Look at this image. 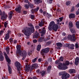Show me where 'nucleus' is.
I'll list each match as a JSON object with an SVG mask.
<instances>
[{
	"label": "nucleus",
	"instance_id": "obj_38",
	"mask_svg": "<svg viewBox=\"0 0 79 79\" xmlns=\"http://www.w3.org/2000/svg\"><path fill=\"white\" fill-rule=\"evenodd\" d=\"M29 6L30 8H34V5L32 4H30L29 5Z\"/></svg>",
	"mask_w": 79,
	"mask_h": 79
},
{
	"label": "nucleus",
	"instance_id": "obj_17",
	"mask_svg": "<svg viewBox=\"0 0 79 79\" xmlns=\"http://www.w3.org/2000/svg\"><path fill=\"white\" fill-rule=\"evenodd\" d=\"M9 15V19H11V18H12V16H13V12L12 11H10Z\"/></svg>",
	"mask_w": 79,
	"mask_h": 79
},
{
	"label": "nucleus",
	"instance_id": "obj_1",
	"mask_svg": "<svg viewBox=\"0 0 79 79\" xmlns=\"http://www.w3.org/2000/svg\"><path fill=\"white\" fill-rule=\"evenodd\" d=\"M29 26L30 27H25L22 31L24 33V35L26 36H29L31 35V33H34L35 32L34 27L32 24L30 23L29 24Z\"/></svg>",
	"mask_w": 79,
	"mask_h": 79
},
{
	"label": "nucleus",
	"instance_id": "obj_21",
	"mask_svg": "<svg viewBox=\"0 0 79 79\" xmlns=\"http://www.w3.org/2000/svg\"><path fill=\"white\" fill-rule=\"evenodd\" d=\"M8 71L10 74H11L12 73L11 68V66H10L9 65H8Z\"/></svg>",
	"mask_w": 79,
	"mask_h": 79
},
{
	"label": "nucleus",
	"instance_id": "obj_10",
	"mask_svg": "<svg viewBox=\"0 0 79 79\" xmlns=\"http://www.w3.org/2000/svg\"><path fill=\"white\" fill-rule=\"evenodd\" d=\"M69 38L72 42H75L76 41V36H75V35L74 34L69 35Z\"/></svg>",
	"mask_w": 79,
	"mask_h": 79
},
{
	"label": "nucleus",
	"instance_id": "obj_22",
	"mask_svg": "<svg viewBox=\"0 0 79 79\" xmlns=\"http://www.w3.org/2000/svg\"><path fill=\"white\" fill-rule=\"evenodd\" d=\"M69 29L71 28H72L73 27V22L71 21H70L69 24Z\"/></svg>",
	"mask_w": 79,
	"mask_h": 79
},
{
	"label": "nucleus",
	"instance_id": "obj_37",
	"mask_svg": "<svg viewBox=\"0 0 79 79\" xmlns=\"http://www.w3.org/2000/svg\"><path fill=\"white\" fill-rule=\"evenodd\" d=\"M60 60H57L55 61V64H59H59H61V63H60Z\"/></svg>",
	"mask_w": 79,
	"mask_h": 79
},
{
	"label": "nucleus",
	"instance_id": "obj_63",
	"mask_svg": "<svg viewBox=\"0 0 79 79\" xmlns=\"http://www.w3.org/2000/svg\"><path fill=\"white\" fill-rule=\"evenodd\" d=\"M38 62H41V61H42V59L41 58H40L39 59H38Z\"/></svg>",
	"mask_w": 79,
	"mask_h": 79
},
{
	"label": "nucleus",
	"instance_id": "obj_13",
	"mask_svg": "<svg viewBox=\"0 0 79 79\" xmlns=\"http://www.w3.org/2000/svg\"><path fill=\"white\" fill-rule=\"evenodd\" d=\"M69 18H70V19L74 18H75V14L73 13L70 14L69 15Z\"/></svg>",
	"mask_w": 79,
	"mask_h": 79
},
{
	"label": "nucleus",
	"instance_id": "obj_30",
	"mask_svg": "<svg viewBox=\"0 0 79 79\" xmlns=\"http://www.w3.org/2000/svg\"><path fill=\"white\" fill-rule=\"evenodd\" d=\"M30 18L31 19H34L35 18V15L32 14H31L30 15Z\"/></svg>",
	"mask_w": 79,
	"mask_h": 79
},
{
	"label": "nucleus",
	"instance_id": "obj_42",
	"mask_svg": "<svg viewBox=\"0 0 79 79\" xmlns=\"http://www.w3.org/2000/svg\"><path fill=\"white\" fill-rule=\"evenodd\" d=\"M43 24H44V23H43L42 22H40V23L39 24H38V26H40V27H42V26H43Z\"/></svg>",
	"mask_w": 79,
	"mask_h": 79
},
{
	"label": "nucleus",
	"instance_id": "obj_59",
	"mask_svg": "<svg viewBox=\"0 0 79 79\" xmlns=\"http://www.w3.org/2000/svg\"><path fill=\"white\" fill-rule=\"evenodd\" d=\"M33 43H36L37 42V40H33Z\"/></svg>",
	"mask_w": 79,
	"mask_h": 79
},
{
	"label": "nucleus",
	"instance_id": "obj_52",
	"mask_svg": "<svg viewBox=\"0 0 79 79\" xmlns=\"http://www.w3.org/2000/svg\"><path fill=\"white\" fill-rule=\"evenodd\" d=\"M17 42H18V41L16 40H14L13 41V44H16Z\"/></svg>",
	"mask_w": 79,
	"mask_h": 79
},
{
	"label": "nucleus",
	"instance_id": "obj_54",
	"mask_svg": "<svg viewBox=\"0 0 79 79\" xmlns=\"http://www.w3.org/2000/svg\"><path fill=\"white\" fill-rule=\"evenodd\" d=\"M63 19V17H60L59 18V19H60V22H61V21H62Z\"/></svg>",
	"mask_w": 79,
	"mask_h": 79
},
{
	"label": "nucleus",
	"instance_id": "obj_6",
	"mask_svg": "<svg viewBox=\"0 0 79 79\" xmlns=\"http://www.w3.org/2000/svg\"><path fill=\"white\" fill-rule=\"evenodd\" d=\"M45 28L44 27L43 28V29H39V32L40 34H41L40 35L41 37H43L44 35L46 33V30L45 29Z\"/></svg>",
	"mask_w": 79,
	"mask_h": 79
},
{
	"label": "nucleus",
	"instance_id": "obj_26",
	"mask_svg": "<svg viewBox=\"0 0 79 79\" xmlns=\"http://www.w3.org/2000/svg\"><path fill=\"white\" fill-rule=\"evenodd\" d=\"M40 48H41V45L40 44H38L37 48V51L39 52V51H40Z\"/></svg>",
	"mask_w": 79,
	"mask_h": 79
},
{
	"label": "nucleus",
	"instance_id": "obj_12",
	"mask_svg": "<svg viewBox=\"0 0 79 79\" xmlns=\"http://www.w3.org/2000/svg\"><path fill=\"white\" fill-rule=\"evenodd\" d=\"M22 8L21 6H19L18 7L15 9V10L16 11L18 12V13H21V10Z\"/></svg>",
	"mask_w": 79,
	"mask_h": 79
},
{
	"label": "nucleus",
	"instance_id": "obj_18",
	"mask_svg": "<svg viewBox=\"0 0 79 79\" xmlns=\"http://www.w3.org/2000/svg\"><path fill=\"white\" fill-rule=\"evenodd\" d=\"M39 37H40V34L39 33H37L33 36V38L34 39H37V38H39Z\"/></svg>",
	"mask_w": 79,
	"mask_h": 79
},
{
	"label": "nucleus",
	"instance_id": "obj_36",
	"mask_svg": "<svg viewBox=\"0 0 79 79\" xmlns=\"http://www.w3.org/2000/svg\"><path fill=\"white\" fill-rule=\"evenodd\" d=\"M65 75L66 77H67V79H68V78H69V77H70V75H69V74L65 73Z\"/></svg>",
	"mask_w": 79,
	"mask_h": 79
},
{
	"label": "nucleus",
	"instance_id": "obj_57",
	"mask_svg": "<svg viewBox=\"0 0 79 79\" xmlns=\"http://www.w3.org/2000/svg\"><path fill=\"white\" fill-rule=\"evenodd\" d=\"M47 15L48 16H49V17H52V15H50L48 13H47Z\"/></svg>",
	"mask_w": 79,
	"mask_h": 79
},
{
	"label": "nucleus",
	"instance_id": "obj_46",
	"mask_svg": "<svg viewBox=\"0 0 79 79\" xmlns=\"http://www.w3.org/2000/svg\"><path fill=\"white\" fill-rule=\"evenodd\" d=\"M41 22H42V23H43L44 24H45V19H43L41 20Z\"/></svg>",
	"mask_w": 79,
	"mask_h": 79
},
{
	"label": "nucleus",
	"instance_id": "obj_24",
	"mask_svg": "<svg viewBox=\"0 0 79 79\" xmlns=\"http://www.w3.org/2000/svg\"><path fill=\"white\" fill-rule=\"evenodd\" d=\"M69 29H70V31H71L72 33H73V34H74L76 33V31H75V30L74 29V28H71Z\"/></svg>",
	"mask_w": 79,
	"mask_h": 79
},
{
	"label": "nucleus",
	"instance_id": "obj_33",
	"mask_svg": "<svg viewBox=\"0 0 79 79\" xmlns=\"http://www.w3.org/2000/svg\"><path fill=\"white\" fill-rule=\"evenodd\" d=\"M8 24V22L7 21H6L5 22L4 24V26L5 28H6L7 27V25Z\"/></svg>",
	"mask_w": 79,
	"mask_h": 79
},
{
	"label": "nucleus",
	"instance_id": "obj_55",
	"mask_svg": "<svg viewBox=\"0 0 79 79\" xmlns=\"http://www.w3.org/2000/svg\"><path fill=\"white\" fill-rule=\"evenodd\" d=\"M49 1L48 2L50 4H51V3H52L53 2V0H49Z\"/></svg>",
	"mask_w": 79,
	"mask_h": 79
},
{
	"label": "nucleus",
	"instance_id": "obj_3",
	"mask_svg": "<svg viewBox=\"0 0 79 79\" xmlns=\"http://www.w3.org/2000/svg\"><path fill=\"white\" fill-rule=\"evenodd\" d=\"M38 64H33L31 67V66L29 65L26 64L25 65V70L27 72H29L30 71V72H31L33 70V69L35 67H37Z\"/></svg>",
	"mask_w": 79,
	"mask_h": 79
},
{
	"label": "nucleus",
	"instance_id": "obj_2",
	"mask_svg": "<svg viewBox=\"0 0 79 79\" xmlns=\"http://www.w3.org/2000/svg\"><path fill=\"white\" fill-rule=\"evenodd\" d=\"M69 64H70V62L68 60H66L65 62V63L63 64L60 63V64L58 65V68L60 70H66L68 69V67L67 66H68Z\"/></svg>",
	"mask_w": 79,
	"mask_h": 79
},
{
	"label": "nucleus",
	"instance_id": "obj_41",
	"mask_svg": "<svg viewBox=\"0 0 79 79\" xmlns=\"http://www.w3.org/2000/svg\"><path fill=\"white\" fill-rule=\"evenodd\" d=\"M4 33V31L3 30H1L0 31V36L2 35Z\"/></svg>",
	"mask_w": 79,
	"mask_h": 79
},
{
	"label": "nucleus",
	"instance_id": "obj_50",
	"mask_svg": "<svg viewBox=\"0 0 79 79\" xmlns=\"http://www.w3.org/2000/svg\"><path fill=\"white\" fill-rule=\"evenodd\" d=\"M69 46H70V44H66L65 45V47H69Z\"/></svg>",
	"mask_w": 79,
	"mask_h": 79
},
{
	"label": "nucleus",
	"instance_id": "obj_7",
	"mask_svg": "<svg viewBox=\"0 0 79 79\" xmlns=\"http://www.w3.org/2000/svg\"><path fill=\"white\" fill-rule=\"evenodd\" d=\"M21 46L20 45H18L16 46V48L17 49L16 53L19 54L20 55L21 54V53L23 52L21 50Z\"/></svg>",
	"mask_w": 79,
	"mask_h": 79
},
{
	"label": "nucleus",
	"instance_id": "obj_29",
	"mask_svg": "<svg viewBox=\"0 0 79 79\" xmlns=\"http://www.w3.org/2000/svg\"><path fill=\"white\" fill-rule=\"evenodd\" d=\"M43 40L44 39H43V38H42V37H41L38 39V42H43Z\"/></svg>",
	"mask_w": 79,
	"mask_h": 79
},
{
	"label": "nucleus",
	"instance_id": "obj_11",
	"mask_svg": "<svg viewBox=\"0 0 79 79\" xmlns=\"http://www.w3.org/2000/svg\"><path fill=\"white\" fill-rule=\"evenodd\" d=\"M19 55L23 56L22 60H24V59L26 58V51H23L22 53H21V55Z\"/></svg>",
	"mask_w": 79,
	"mask_h": 79
},
{
	"label": "nucleus",
	"instance_id": "obj_19",
	"mask_svg": "<svg viewBox=\"0 0 79 79\" xmlns=\"http://www.w3.org/2000/svg\"><path fill=\"white\" fill-rule=\"evenodd\" d=\"M57 46L58 47V48H60V47H62L63 44L61 43H58L56 44Z\"/></svg>",
	"mask_w": 79,
	"mask_h": 79
},
{
	"label": "nucleus",
	"instance_id": "obj_32",
	"mask_svg": "<svg viewBox=\"0 0 79 79\" xmlns=\"http://www.w3.org/2000/svg\"><path fill=\"white\" fill-rule=\"evenodd\" d=\"M4 60V57L3 56H0V61H3Z\"/></svg>",
	"mask_w": 79,
	"mask_h": 79
},
{
	"label": "nucleus",
	"instance_id": "obj_60",
	"mask_svg": "<svg viewBox=\"0 0 79 79\" xmlns=\"http://www.w3.org/2000/svg\"><path fill=\"white\" fill-rule=\"evenodd\" d=\"M40 69H38L36 71V73L37 74H39L40 73Z\"/></svg>",
	"mask_w": 79,
	"mask_h": 79
},
{
	"label": "nucleus",
	"instance_id": "obj_51",
	"mask_svg": "<svg viewBox=\"0 0 79 79\" xmlns=\"http://www.w3.org/2000/svg\"><path fill=\"white\" fill-rule=\"evenodd\" d=\"M75 47L76 48H79V45L78 44H75Z\"/></svg>",
	"mask_w": 79,
	"mask_h": 79
},
{
	"label": "nucleus",
	"instance_id": "obj_27",
	"mask_svg": "<svg viewBox=\"0 0 79 79\" xmlns=\"http://www.w3.org/2000/svg\"><path fill=\"white\" fill-rule=\"evenodd\" d=\"M40 74H41V76L42 77H44V76H45V71H40Z\"/></svg>",
	"mask_w": 79,
	"mask_h": 79
},
{
	"label": "nucleus",
	"instance_id": "obj_8",
	"mask_svg": "<svg viewBox=\"0 0 79 79\" xmlns=\"http://www.w3.org/2000/svg\"><path fill=\"white\" fill-rule=\"evenodd\" d=\"M4 56H5V58L7 62L9 64H11V60L9 58H8V56L6 54V53L5 52H3Z\"/></svg>",
	"mask_w": 79,
	"mask_h": 79
},
{
	"label": "nucleus",
	"instance_id": "obj_48",
	"mask_svg": "<svg viewBox=\"0 0 79 79\" xmlns=\"http://www.w3.org/2000/svg\"><path fill=\"white\" fill-rule=\"evenodd\" d=\"M39 10V7H38L34 9V10L35 11V12H36L38 11Z\"/></svg>",
	"mask_w": 79,
	"mask_h": 79
},
{
	"label": "nucleus",
	"instance_id": "obj_28",
	"mask_svg": "<svg viewBox=\"0 0 79 79\" xmlns=\"http://www.w3.org/2000/svg\"><path fill=\"white\" fill-rule=\"evenodd\" d=\"M48 63H52V58H49L48 59Z\"/></svg>",
	"mask_w": 79,
	"mask_h": 79
},
{
	"label": "nucleus",
	"instance_id": "obj_31",
	"mask_svg": "<svg viewBox=\"0 0 79 79\" xmlns=\"http://www.w3.org/2000/svg\"><path fill=\"white\" fill-rule=\"evenodd\" d=\"M62 79H67V77H66V75L65 73H64L62 75Z\"/></svg>",
	"mask_w": 79,
	"mask_h": 79
},
{
	"label": "nucleus",
	"instance_id": "obj_25",
	"mask_svg": "<svg viewBox=\"0 0 79 79\" xmlns=\"http://www.w3.org/2000/svg\"><path fill=\"white\" fill-rule=\"evenodd\" d=\"M52 69V65H49L48 67L47 71L48 73H50V70Z\"/></svg>",
	"mask_w": 79,
	"mask_h": 79
},
{
	"label": "nucleus",
	"instance_id": "obj_5",
	"mask_svg": "<svg viewBox=\"0 0 79 79\" xmlns=\"http://www.w3.org/2000/svg\"><path fill=\"white\" fill-rule=\"evenodd\" d=\"M50 50V48H45L42 49L40 52L41 55H44V53H47L49 52Z\"/></svg>",
	"mask_w": 79,
	"mask_h": 79
},
{
	"label": "nucleus",
	"instance_id": "obj_16",
	"mask_svg": "<svg viewBox=\"0 0 79 79\" xmlns=\"http://www.w3.org/2000/svg\"><path fill=\"white\" fill-rule=\"evenodd\" d=\"M7 17H8V15H4L1 16V19L3 20H5L6 19Z\"/></svg>",
	"mask_w": 79,
	"mask_h": 79
},
{
	"label": "nucleus",
	"instance_id": "obj_15",
	"mask_svg": "<svg viewBox=\"0 0 79 79\" xmlns=\"http://www.w3.org/2000/svg\"><path fill=\"white\" fill-rule=\"evenodd\" d=\"M35 3L36 5H38L40 3H42V0H35Z\"/></svg>",
	"mask_w": 79,
	"mask_h": 79
},
{
	"label": "nucleus",
	"instance_id": "obj_14",
	"mask_svg": "<svg viewBox=\"0 0 79 79\" xmlns=\"http://www.w3.org/2000/svg\"><path fill=\"white\" fill-rule=\"evenodd\" d=\"M69 72L70 74H73V73H76L75 69H70L69 70Z\"/></svg>",
	"mask_w": 79,
	"mask_h": 79
},
{
	"label": "nucleus",
	"instance_id": "obj_49",
	"mask_svg": "<svg viewBox=\"0 0 79 79\" xmlns=\"http://www.w3.org/2000/svg\"><path fill=\"white\" fill-rule=\"evenodd\" d=\"M24 7L27 8V9H28L29 8V5L27 4H26L25 6Z\"/></svg>",
	"mask_w": 79,
	"mask_h": 79
},
{
	"label": "nucleus",
	"instance_id": "obj_43",
	"mask_svg": "<svg viewBox=\"0 0 79 79\" xmlns=\"http://www.w3.org/2000/svg\"><path fill=\"white\" fill-rule=\"evenodd\" d=\"M64 73V72H60L59 73V76H63V74Z\"/></svg>",
	"mask_w": 79,
	"mask_h": 79
},
{
	"label": "nucleus",
	"instance_id": "obj_39",
	"mask_svg": "<svg viewBox=\"0 0 79 79\" xmlns=\"http://www.w3.org/2000/svg\"><path fill=\"white\" fill-rule=\"evenodd\" d=\"M75 45L73 44H72L70 45V48L72 49V50H74V47Z\"/></svg>",
	"mask_w": 79,
	"mask_h": 79
},
{
	"label": "nucleus",
	"instance_id": "obj_61",
	"mask_svg": "<svg viewBox=\"0 0 79 79\" xmlns=\"http://www.w3.org/2000/svg\"><path fill=\"white\" fill-rule=\"evenodd\" d=\"M66 33H65V32H63L62 33V35H63L64 36H65V35H66Z\"/></svg>",
	"mask_w": 79,
	"mask_h": 79
},
{
	"label": "nucleus",
	"instance_id": "obj_40",
	"mask_svg": "<svg viewBox=\"0 0 79 79\" xmlns=\"http://www.w3.org/2000/svg\"><path fill=\"white\" fill-rule=\"evenodd\" d=\"M37 59H38V57H36V58H34L32 60L33 63H35V61H36V60H37Z\"/></svg>",
	"mask_w": 79,
	"mask_h": 79
},
{
	"label": "nucleus",
	"instance_id": "obj_23",
	"mask_svg": "<svg viewBox=\"0 0 79 79\" xmlns=\"http://www.w3.org/2000/svg\"><path fill=\"white\" fill-rule=\"evenodd\" d=\"M9 38H10V35L7 33L6 34V36L4 38L5 40H8Z\"/></svg>",
	"mask_w": 79,
	"mask_h": 79
},
{
	"label": "nucleus",
	"instance_id": "obj_20",
	"mask_svg": "<svg viewBox=\"0 0 79 79\" xmlns=\"http://www.w3.org/2000/svg\"><path fill=\"white\" fill-rule=\"evenodd\" d=\"M75 64L76 66L78 65V63H79V58L78 57H77L75 60Z\"/></svg>",
	"mask_w": 79,
	"mask_h": 79
},
{
	"label": "nucleus",
	"instance_id": "obj_34",
	"mask_svg": "<svg viewBox=\"0 0 79 79\" xmlns=\"http://www.w3.org/2000/svg\"><path fill=\"white\" fill-rule=\"evenodd\" d=\"M71 4V1H68L66 2V5L68 6Z\"/></svg>",
	"mask_w": 79,
	"mask_h": 79
},
{
	"label": "nucleus",
	"instance_id": "obj_62",
	"mask_svg": "<svg viewBox=\"0 0 79 79\" xmlns=\"http://www.w3.org/2000/svg\"><path fill=\"white\" fill-rule=\"evenodd\" d=\"M0 16H2V11L0 9Z\"/></svg>",
	"mask_w": 79,
	"mask_h": 79
},
{
	"label": "nucleus",
	"instance_id": "obj_9",
	"mask_svg": "<svg viewBox=\"0 0 79 79\" xmlns=\"http://www.w3.org/2000/svg\"><path fill=\"white\" fill-rule=\"evenodd\" d=\"M15 66L17 68L18 71H20L21 70V63L18 61H16L15 63Z\"/></svg>",
	"mask_w": 79,
	"mask_h": 79
},
{
	"label": "nucleus",
	"instance_id": "obj_58",
	"mask_svg": "<svg viewBox=\"0 0 79 79\" xmlns=\"http://www.w3.org/2000/svg\"><path fill=\"white\" fill-rule=\"evenodd\" d=\"M24 2L25 3H29V1L28 0H24Z\"/></svg>",
	"mask_w": 79,
	"mask_h": 79
},
{
	"label": "nucleus",
	"instance_id": "obj_35",
	"mask_svg": "<svg viewBox=\"0 0 79 79\" xmlns=\"http://www.w3.org/2000/svg\"><path fill=\"white\" fill-rule=\"evenodd\" d=\"M59 60L60 61H64V59L63 57V56H60L59 58Z\"/></svg>",
	"mask_w": 79,
	"mask_h": 79
},
{
	"label": "nucleus",
	"instance_id": "obj_44",
	"mask_svg": "<svg viewBox=\"0 0 79 79\" xmlns=\"http://www.w3.org/2000/svg\"><path fill=\"white\" fill-rule=\"evenodd\" d=\"M77 28L79 29V22H77L76 24Z\"/></svg>",
	"mask_w": 79,
	"mask_h": 79
},
{
	"label": "nucleus",
	"instance_id": "obj_53",
	"mask_svg": "<svg viewBox=\"0 0 79 79\" xmlns=\"http://www.w3.org/2000/svg\"><path fill=\"white\" fill-rule=\"evenodd\" d=\"M74 11V6H72L71 10V11Z\"/></svg>",
	"mask_w": 79,
	"mask_h": 79
},
{
	"label": "nucleus",
	"instance_id": "obj_64",
	"mask_svg": "<svg viewBox=\"0 0 79 79\" xmlns=\"http://www.w3.org/2000/svg\"><path fill=\"white\" fill-rule=\"evenodd\" d=\"M32 79H38V78L36 76H34L33 77Z\"/></svg>",
	"mask_w": 79,
	"mask_h": 79
},
{
	"label": "nucleus",
	"instance_id": "obj_47",
	"mask_svg": "<svg viewBox=\"0 0 79 79\" xmlns=\"http://www.w3.org/2000/svg\"><path fill=\"white\" fill-rule=\"evenodd\" d=\"M48 30L50 31H51L52 30V27L51 26H49V27H48Z\"/></svg>",
	"mask_w": 79,
	"mask_h": 79
},
{
	"label": "nucleus",
	"instance_id": "obj_45",
	"mask_svg": "<svg viewBox=\"0 0 79 79\" xmlns=\"http://www.w3.org/2000/svg\"><path fill=\"white\" fill-rule=\"evenodd\" d=\"M35 27L36 29H39L40 28L39 26L38 25L35 26Z\"/></svg>",
	"mask_w": 79,
	"mask_h": 79
},
{
	"label": "nucleus",
	"instance_id": "obj_4",
	"mask_svg": "<svg viewBox=\"0 0 79 79\" xmlns=\"http://www.w3.org/2000/svg\"><path fill=\"white\" fill-rule=\"evenodd\" d=\"M49 26H51L52 27V29L53 31H54L55 32L57 31L58 29V26L57 24H56L54 21H52L49 24Z\"/></svg>",
	"mask_w": 79,
	"mask_h": 79
},
{
	"label": "nucleus",
	"instance_id": "obj_56",
	"mask_svg": "<svg viewBox=\"0 0 79 79\" xmlns=\"http://www.w3.org/2000/svg\"><path fill=\"white\" fill-rule=\"evenodd\" d=\"M51 41H49V42H47V45H49L50 44H51Z\"/></svg>",
	"mask_w": 79,
	"mask_h": 79
}]
</instances>
